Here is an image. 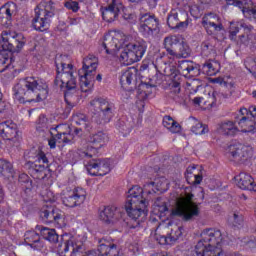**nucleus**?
<instances>
[{"label": "nucleus", "instance_id": "obj_56", "mask_svg": "<svg viewBox=\"0 0 256 256\" xmlns=\"http://www.w3.org/2000/svg\"><path fill=\"white\" fill-rule=\"evenodd\" d=\"M209 49H211V44H209L208 42H204L202 44V50L203 51H209Z\"/></svg>", "mask_w": 256, "mask_h": 256}, {"label": "nucleus", "instance_id": "obj_45", "mask_svg": "<svg viewBox=\"0 0 256 256\" xmlns=\"http://www.w3.org/2000/svg\"><path fill=\"white\" fill-rule=\"evenodd\" d=\"M53 123V118H47L45 115H41L38 120V127H49Z\"/></svg>", "mask_w": 256, "mask_h": 256}, {"label": "nucleus", "instance_id": "obj_16", "mask_svg": "<svg viewBox=\"0 0 256 256\" xmlns=\"http://www.w3.org/2000/svg\"><path fill=\"white\" fill-rule=\"evenodd\" d=\"M61 199L65 207H77L83 205L87 199V191L83 188H75L73 190L64 191L61 194Z\"/></svg>", "mask_w": 256, "mask_h": 256}, {"label": "nucleus", "instance_id": "obj_24", "mask_svg": "<svg viewBox=\"0 0 256 256\" xmlns=\"http://www.w3.org/2000/svg\"><path fill=\"white\" fill-rule=\"evenodd\" d=\"M157 19L149 14H144L140 17L138 29L142 35H151L157 29Z\"/></svg>", "mask_w": 256, "mask_h": 256}, {"label": "nucleus", "instance_id": "obj_25", "mask_svg": "<svg viewBox=\"0 0 256 256\" xmlns=\"http://www.w3.org/2000/svg\"><path fill=\"white\" fill-rule=\"evenodd\" d=\"M234 181L239 189H242L243 191H253L256 193L255 180H253L251 175L241 172L234 177Z\"/></svg>", "mask_w": 256, "mask_h": 256}, {"label": "nucleus", "instance_id": "obj_43", "mask_svg": "<svg viewBox=\"0 0 256 256\" xmlns=\"http://www.w3.org/2000/svg\"><path fill=\"white\" fill-rule=\"evenodd\" d=\"M239 27H245L243 25V22H230V28H229V33L231 39L239 33Z\"/></svg>", "mask_w": 256, "mask_h": 256}, {"label": "nucleus", "instance_id": "obj_64", "mask_svg": "<svg viewBox=\"0 0 256 256\" xmlns=\"http://www.w3.org/2000/svg\"><path fill=\"white\" fill-rule=\"evenodd\" d=\"M252 97H254V99H256V90L252 92Z\"/></svg>", "mask_w": 256, "mask_h": 256}, {"label": "nucleus", "instance_id": "obj_3", "mask_svg": "<svg viewBox=\"0 0 256 256\" xmlns=\"http://www.w3.org/2000/svg\"><path fill=\"white\" fill-rule=\"evenodd\" d=\"M56 79L55 85L59 89H67L64 99L68 105H77L79 101V91H77V72L71 64V59L67 55H57L55 59Z\"/></svg>", "mask_w": 256, "mask_h": 256}, {"label": "nucleus", "instance_id": "obj_23", "mask_svg": "<svg viewBox=\"0 0 256 256\" xmlns=\"http://www.w3.org/2000/svg\"><path fill=\"white\" fill-rule=\"evenodd\" d=\"M17 13V4L8 2L0 8V25L9 27L13 21L14 15Z\"/></svg>", "mask_w": 256, "mask_h": 256}, {"label": "nucleus", "instance_id": "obj_15", "mask_svg": "<svg viewBox=\"0 0 256 256\" xmlns=\"http://www.w3.org/2000/svg\"><path fill=\"white\" fill-rule=\"evenodd\" d=\"M0 136L7 141V145H12V147H17L21 141L19 128L11 120L0 123Z\"/></svg>", "mask_w": 256, "mask_h": 256}, {"label": "nucleus", "instance_id": "obj_54", "mask_svg": "<svg viewBox=\"0 0 256 256\" xmlns=\"http://www.w3.org/2000/svg\"><path fill=\"white\" fill-rule=\"evenodd\" d=\"M146 3L150 9H155V7H157V0H146Z\"/></svg>", "mask_w": 256, "mask_h": 256}, {"label": "nucleus", "instance_id": "obj_17", "mask_svg": "<svg viewBox=\"0 0 256 256\" xmlns=\"http://www.w3.org/2000/svg\"><path fill=\"white\" fill-rule=\"evenodd\" d=\"M40 217L43 219V221L54 223L55 227L58 229L67 227V217L65 216V212L59 210L58 208H49V210L43 208L40 212Z\"/></svg>", "mask_w": 256, "mask_h": 256}, {"label": "nucleus", "instance_id": "obj_28", "mask_svg": "<svg viewBox=\"0 0 256 256\" xmlns=\"http://www.w3.org/2000/svg\"><path fill=\"white\" fill-rule=\"evenodd\" d=\"M181 235H183V228L176 226L169 236L156 235L155 239L159 245H173L179 241Z\"/></svg>", "mask_w": 256, "mask_h": 256}, {"label": "nucleus", "instance_id": "obj_9", "mask_svg": "<svg viewBox=\"0 0 256 256\" xmlns=\"http://www.w3.org/2000/svg\"><path fill=\"white\" fill-rule=\"evenodd\" d=\"M55 15L53 2L40 4L35 9V17L32 21V27L35 31H47L51 25V18Z\"/></svg>", "mask_w": 256, "mask_h": 256}, {"label": "nucleus", "instance_id": "obj_50", "mask_svg": "<svg viewBox=\"0 0 256 256\" xmlns=\"http://www.w3.org/2000/svg\"><path fill=\"white\" fill-rule=\"evenodd\" d=\"M193 103H194L195 107H200L201 109H207V107L203 106V98L202 97L194 98Z\"/></svg>", "mask_w": 256, "mask_h": 256}, {"label": "nucleus", "instance_id": "obj_26", "mask_svg": "<svg viewBox=\"0 0 256 256\" xmlns=\"http://www.w3.org/2000/svg\"><path fill=\"white\" fill-rule=\"evenodd\" d=\"M217 133L223 137H235L239 133V128L234 121H222L217 126Z\"/></svg>", "mask_w": 256, "mask_h": 256}, {"label": "nucleus", "instance_id": "obj_47", "mask_svg": "<svg viewBox=\"0 0 256 256\" xmlns=\"http://www.w3.org/2000/svg\"><path fill=\"white\" fill-rule=\"evenodd\" d=\"M188 9H189V12L192 15V17H195V19H197V17H199V13H201L199 6H197L196 4H192L190 2L188 5Z\"/></svg>", "mask_w": 256, "mask_h": 256}, {"label": "nucleus", "instance_id": "obj_32", "mask_svg": "<svg viewBox=\"0 0 256 256\" xmlns=\"http://www.w3.org/2000/svg\"><path fill=\"white\" fill-rule=\"evenodd\" d=\"M37 230L39 231L41 237L45 239V241H48L49 243H57V241H59V234H57L55 229L37 226Z\"/></svg>", "mask_w": 256, "mask_h": 256}, {"label": "nucleus", "instance_id": "obj_46", "mask_svg": "<svg viewBox=\"0 0 256 256\" xmlns=\"http://www.w3.org/2000/svg\"><path fill=\"white\" fill-rule=\"evenodd\" d=\"M58 199L59 195H55L51 190H48L44 195V201H46V203H55Z\"/></svg>", "mask_w": 256, "mask_h": 256}, {"label": "nucleus", "instance_id": "obj_58", "mask_svg": "<svg viewBox=\"0 0 256 256\" xmlns=\"http://www.w3.org/2000/svg\"><path fill=\"white\" fill-rule=\"evenodd\" d=\"M187 91H189V93H197V87L191 89V84H188Z\"/></svg>", "mask_w": 256, "mask_h": 256}, {"label": "nucleus", "instance_id": "obj_48", "mask_svg": "<svg viewBox=\"0 0 256 256\" xmlns=\"http://www.w3.org/2000/svg\"><path fill=\"white\" fill-rule=\"evenodd\" d=\"M241 41L247 47H251V45H253V43L255 42V36L253 34L248 35L247 38H245V36H242Z\"/></svg>", "mask_w": 256, "mask_h": 256}, {"label": "nucleus", "instance_id": "obj_49", "mask_svg": "<svg viewBox=\"0 0 256 256\" xmlns=\"http://www.w3.org/2000/svg\"><path fill=\"white\" fill-rule=\"evenodd\" d=\"M215 103V90L208 92V104L207 107H213Z\"/></svg>", "mask_w": 256, "mask_h": 256}, {"label": "nucleus", "instance_id": "obj_31", "mask_svg": "<svg viewBox=\"0 0 256 256\" xmlns=\"http://www.w3.org/2000/svg\"><path fill=\"white\" fill-rule=\"evenodd\" d=\"M168 213L169 208H167V202L165 199H157L153 205L152 214L156 215L158 219H163V217H167Z\"/></svg>", "mask_w": 256, "mask_h": 256}, {"label": "nucleus", "instance_id": "obj_1", "mask_svg": "<svg viewBox=\"0 0 256 256\" xmlns=\"http://www.w3.org/2000/svg\"><path fill=\"white\" fill-rule=\"evenodd\" d=\"M169 189V180L165 177L156 178L154 182H150L144 185L142 188L139 185L132 186L126 195V202L124 209L134 221L143 223L149 215V201H151L153 195L159 191L165 193Z\"/></svg>", "mask_w": 256, "mask_h": 256}, {"label": "nucleus", "instance_id": "obj_14", "mask_svg": "<svg viewBox=\"0 0 256 256\" xmlns=\"http://www.w3.org/2000/svg\"><path fill=\"white\" fill-rule=\"evenodd\" d=\"M109 142V136L103 132H98L97 134L90 137V140L84 146L81 156L91 159V157H97L99 155V149L104 147L105 144Z\"/></svg>", "mask_w": 256, "mask_h": 256}, {"label": "nucleus", "instance_id": "obj_36", "mask_svg": "<svg viewBox=\"0 0 256 256\" xmlns=\"http://www.w3.org/2000/svg\"><path fill=\"white\" fill-rule=\"evenodd\" d=\"M163 126L168 129L170 133H181V125L171 116H165L163 118Z\"/></svg>", "mask_w": 256, "mask_h": 256}, {"label": "nucleus", "instance_id": "obj_21", "mask_svg": "<svg viewBox=\"0 0 256 256\" xmlns=\"http://www.w3.org/2000/svg\"><path fill=\"white\" fill-rule=\"evenodd\" d=\"M86 169L89 175L103 177V175H107L111 171V160H93L86 166Z\"/></svg>", "mask_w": 256, "mask_h": 256}, {"label": "nucleus", "instance_id": "obj_7", "mask_svg": "<svg viewBox=\"0 0 256 256\" xmlns=\"http://www.w3.org/2000/svg\"><path fill=\"white\" fill-rule=\"evenodd\" d=\"M170 215H177L184 219H193L199 215V205L193 201L191 188H186L184 193L177 198L175 207L171 210Z\"/></svg>", "mask_w": 256, "mask_h": 256}, {"label": "nucleus", "instance_id": "obj_10", "mask_svg": "<svg viewBox=\"0 0 256 256\" xmlns=\"http://www.w3.org/2000/svg\"><path fill=\"white\" fill-rule=\"evenodd\" d=\"M181 73L185 76L190 75V77H197L201 72L199 65L190 61H182L178 66V70L170 74V89L173 93H181Z\"/></svg>", "mask_w": 256, "mask_h": 256}, {"label": "nucleus", "instance_id": "obj_57", "mask_svg": "<svg viewBox=\"0 0 256 256\" xmlns=\"http://www.w3.org/2000/svg\"><path fill=\"white\" fill-rule=\"evenodd\" d=\"M39 163H48L47 157L45 155L40 156Z\"/></svg>", "mask_w": 256, "mask_h": 256}, {"label": "nucleus", "instance_id": "obj_27", "mask_svg": "<svg viewBox=\"0 0 256 256\" xmlns=\"http://www.w3.org/2000/svg\"><path fill=\"white\" fill-rule=\"evenodd\" d=\"M138 73L139 70H137V68L135 67H130L121 72L120 84L123 87V89H127L129 85H135V83H137Z\"/></svg>", "mask_w": 256, "mask_h": 256}, {"label": "nucleus", "instance_id": "obj_41", "mask_svg": "<svg viewBox=\"0 0 256 256\" xmlns=\"http://www.w3.org/2000/svg\"><path fill=\"white\" fill-rule=\"evenodd\" d=\"M191 131L194 135H205L206 133H209V127L198 122L192 127Z\"/></svg>", "mask_w": 256, "mask_h": 256}, {"label": "nucleus", "instance_id": "obj_40", "mask_svg": "<svg viewBox=\"0 0 256 256\" xmlns=\"http://www.w3.org/2000/svg\"><path fill=\"white\" fill-rule=\"evenodd\" d=\"M72 121L75 123V125H82L84 129L89 127V121H87V117L83 113L77 112L74 114Z\"/></svg>", "mask_w": 256, "mask_h": 256}, {"label": "nucleus", "instance_id": "obj_8", "mask_svg": "<svg viewBox=\"0 0 256 256\" xmlns=\"http://www.w3.org/2000/svg\"><path fill=\"white\" fill-rule=\"evenodd\" d=\"M98 65L99 61L97 60V57L89 55L84 58L83 66L78 71L80 79V89L84 93H87V91H91V89L93 88L95 73L97 71Z\"/></svg>", "mask_w": 256, "mask_h": 256}, {"label": "nucleus", "instance_id": "obj_20", "mask_svg": "<svg viewBox=\"0 0 256 256\" xmlns=\"http://www.w3.org/2000/svg\"><path fill=\"white\" fill-rule=\"evenodd\" d=\"M108 5L101 7V13L104 21H115L119 16V13L123 11V4L121 2H117V0H106Z\"/></svg>", "mask_w": 256, "mask_h": 256}, {"label": "nucleus", "instance_id": "obj_53", "mask_svg": "<svg viewBox=\"0 0 256 256\" xmlns=\"http://www.w3.org/2000/svg\"><path fill=\"white\" fill-rule=\"evenodd\" d=\"M7 107L5 101H3V93L0 91V113H3Z\"/></svg>", "mask_w": 256, "mask_h": 256}, {"label": "nucleus", "instance_id": "obj_61", "mask_svg": "<svg viewBox=\"0 0 256 256\" xmlns=\"http://www.w3.org/2000/svg\"><path fill=\"white\" fill-rule=\"evenodd\" d=\"M96 80H97V81H102V80H103V76H101V74H98V75L96 76Z\"/></svg>", "mask_w": 256, "mask_h": 256}, {"label": "nucleus", "instance_id": "obj_33", "mask_svg": "<svg viewBox=\"0 0 256 256\" xmlns=\"http://www.w3.org/2000/svg\"><path fill=\"white\" fill-rule=\"evenodd\" d=\"M26 245H30L33 249H42L43 242L39 240V234L35 231H28L24 235Z\"/></svg>", "mask_w": 256, "mask_h": 256}, {"label": "nucleus", "instance_id": "obj_52", "mask_svg": "<svg viewBox=\"0 0 256 256\" xmlns=\"http://www.w3.org/2000/svg\"><path fill=\"white\" fill-rule=\"evenodd\" d=\"M248 117H250L256 123V106L250 107L248 111Z\"/></svg>", "mask_w": 256, "mask_h": 256}, {"label": "nucleus", "instance_id": "obj_5", "mask_svg": "<svg viewBox=\"0 0 256 256\" xmlns=\"http://www.w3.org/2000/svg\"><path fill=\"white\" fill-rule=\"evenodd\" d=\"M27 40L22 33L4 31L0 38V73L13 69V60L9 53H19ZM9 51V53L7 52Z\"/></svg>", "mask_w": 256, "mask_h": 256}, {"label": "nucleus", "instance_id": "obj_29", "mask_svg": "<svg viewBox=\"0 0 256 256\" xmlns=\"http://www.w3.org/2000/svg\"><path fill=\"white\" fill-rule=\"evenodd\" d=\"M219 23V17L215 14H206L202 18V25L206 29L207 33L211 35L213 31H221L223 29V26ZM213 29V30H210Z\"/></svg>", "mask_w": 256, "mask_h": 256}, {"label": "nucleus", "instance_id": "obj_42", "mask_svg": "<svg viewBox=\"0 0 256 256\" xmlns=\"http://www.w3.org/2000/svg\"><path fill=\"white\" fill-rule=\"evenodd\" d=\"M45 173H47V168L41 164H35L34 166V175H36V179H44Z\"/></svg>", "mask_w": 256, "mask_h": 256}, {"label": "nucleus", "instance_id": "obj_55", "mask_svg": "<svg viewBox=\"0 0 256 256\" xmlns=\"http://www.w3.org/2000/svg\"><path fill=\"white\" fill-rule=\"evenodd\" d=\"M129 250L132 251L133 255H137L139 253V246H130Z\"/></svg>", "mask_w": 256, "mask_h": 256}, {"label": "nucleus", "instance_id": "obj_62", "mask_svg": "<svg viewBox=\"0 0 256 256\" xmlns=\"http://www.w3.org/2000/svg\"><path fill=\"white\" fill-rule=\"evenodd\" d=\"M0 201H3V190L0 188Z\"/></svg>", "mask_w": 256, "mask_h": 256}, {"label": "nucleus", "instance_id": "obj_2", "mask_svg": "<svg viewBox=\"0 0 256 256\" xmlns=\"http://www.w3.org/2000/svg\"><path fill=\"white\" fill-rule=\"evenodd\" d=\"M107 55H117L122 65H133L143 59L147 44L144 41L127 44V36L119 31H110L105 34L102 44Z\"/></svg>", "mask_w": 256, "mask_h": 256}, {"label": "nucleus", "instance_id": "obj_4", "mask_svg": "<svg viewBox=\"0 0 256 256\" xmlns=\"http://www.w3.org/2000/svg\"><path fill=\"white\" fill-rule=\"evenodd\" d=\"M47 95H49L47 82L35 77L21 79L13 87V99L22 105L45 101Z\"/></svg>", "mask_w": 256, "mask_h": 256}, {"label": "nucleus", "instance_id": "obj_44", "mask_svg": "<svg viewBox=\"0 0 256 256\" xmlns=\"http://www.w3.org/2000/svg\"><path fill=\"white\" fill-rule=\"evenodd\" d=\"M64 7L73 13H77L80 9L79 2L73 0H64Z\"/></svg>", "mask_w": 256, "mask_h": 256}, {"label": "nucleus", "instance_id": "obj_19", "mask_svg": "<svg viewBox=\"0 0 256 256\" xmlns=\"http://www.w3.org/2000/svg\"><path fill=\"white\" fill-rule=\"evenodd\" d=\"M90 105L93 109L99 111V117L103 123H109V121H111V118L113 117V109H115L113 103H110L105 99H96L93 100Z\"/></svg>", "mask_w": 256, "mask_h": 256}, {"label": "nucleus", "instance_id": "obj_30", "mask_svg": "<svg viewBox=\"0 0 256 256\" xmlns=\"http://www.w3.org/2000/svg\"><path fill=\"white\" fill-rule=\"evenodd\" d=\"M185 177L189 185H199V183L203 181V176H201V172H199V169H197V167L195 166H189L186 169Z\"/></svg>", "mask_w": 256, "mask_h": 256}, {"label": "nucleus", "instance_id": "obj_60", "mask_svg": "<svg viewBox=\"0 0 256 256\" xmlns=\"http://www.w3.org/2000/svg\"><path fill=\"white\" fill-rule=\"evenodd\" d=\"M156 256H171V255L167 252H162V253L157 254Z\"/></svg>", "mask_w": 256, "mask_h": 256}, {"label": "nucleus", "instance_id": "obj_51", "mask_svg": "<svg viewBox=\"0 0 256 256\" xmlns=\"http://www.w3.org/2000/svg\"><path fill=\"white\" fill-rule=\"evenodd\" d=\"M189 27V19L183 22L178 21V25H176L175 29L185 30Z\"/></svg>", "mask_w": 256, "mask_h": 256}, {"label": "nucleus", "instance_id": "obj_34", "mask_svg": "<svg viewBox=\"0 0 256 256\" xmlns=\"http://www.w3.org/2000/svg\"><path fill=\"white\" fill-rule=\"evenodd\" d=\"M210 83H216V85H221L226 89H235V79L231 76H221L218 78H210Z\"/></svg>", "mask_w": 256, "mask_h": 256}, {"label": "nucleus", "instance_id": "obj_11", "mask_svg": "<svg viewBox=\"0 0 256 256\" xmlns=\"http://www.w3.org/2000/svg\"><path fill=\"white\" fill-rule=\"evenodd\" d=\"M50 135L52 138L48 140V145L50 149H55V147H63L68 143H73L75 135L71 133V127L67 124H60L56 128L50 130Z\"/></svg>", "mask_w": 256, "mask_h": 256}, {"label": "nucleus", "instance_id": "obj_39", "mask_svg": "<svg viewBox=\"0 0 256 256\" xmlns=\"http://www.w3.org/2000/svg\"><path fill=\"white\" fill-rule=\"evenodd\" d=\"M0 173L4 177H13V164L11 162L0 159Z\"/></svg>", "mask_w": 256, "mask_h": 256}, {"label": "nucleus", "instance_id": "obj_38", "mask_svg": "<svg viewBox=\"0 0 256 256\" xmlns=\"http://www.w3.org/2000/svg\"><path fill=\"white\" fill-rule=\"evenodd\" d=\"M179 13H181L179 8L172 9L169 13L167 23L171 29H175L179 25Z\"/></svg>", "mask_w": 256, "mask_h": 256}, {"label": "nucleus", "instance_id": "obj_12", "mask_svg": "<svg viewBox=\"0 0 256 256\" xmlns=\"http://www.w3.org/2000/svg\"><path fill=\"white\" fill-rule=\"evenodd\" d=\"M164 47L168 55L173 59H187L191 55V49L184 42H179V37L169 36L164 40Z\"/></svg>", "mask_w": 256, "mask_h": 256}, {"label": "nucleus", "instance_id": "obj_37", "mask_svg": "<svg viewBox=\"0 0 256 256\" xmlns=\"http://www.w3.org/2000/svg\"><path fill=\"white\" fill-rule=\"evenodd\" d=\"M221 69V64L217 61H208L202 66V71L205 75L213 77Z\"/></svg>", "mask_w": 256, "mask_h": 256}, {"label": "nucleus", "instance_id": "obj_59", "mask_svg": "<svg viewBox=\"0 0 256 256\" xmlns=\"http://www.w3.org/2000/svg\"><path fill=\"white\" fill-rule=\"evenodd\" d=\"M202 5H209L211 3V0H199Z\"/></svg>", "mask_w": 256, "mask_h": 256}, {"label": "nucleus", "instance_id": "obj_13", "mask_svg": "<svg viewBox=\"0 0 256 256\" xmlns=\"http://www.w3.org/2000/svg\"><path fill=\"white\" fill-rule=\"evenodd\" d=\"M225 153L234 161H247L253 157V148L234 140L225 148Z\"/></svg>", "mask_w": 256, "mask_h": 256}, {"label": "nucleus", "instance_id": "obj_35", "mask_svg": "<svg viewBox=\"0 0 256 256\" xmlns=\"http://www.w3.org/2000/svg\"><path fill=\"white\" fill-rule=\"evenodd\" d=\"M98 256H119V250L115 245H107L101 242L98 248Z\"/></svg>", "mask_w": 256, "mask_h": 256}, {"label": "nucleus", "instance_id": "obj_63", "mask_svg": "<svg viewBox=\"0 0 256 256\" xmlns=\"http://www.w3.org/2000/svg\"><path fill=\"white\" fill-rule=\"evenodd\" d=\"M164 227H165V224H160V225L158 226V228H157V231H159V229H164Z\"/></svg>", "mask_w": 256, "mask_h": 256}, {"label": "nucleus", "instance_id": "obj_18", "mask_svg": "<svg viewBox=\"0 0 256 256\" xmlns=\"http://www.w3.org/2000/svg\"><path fill=\"white\" fill-rule=\"evenodd\" d=\"M98 217L106 225H115V223H119L123 219V212L115 206H105L99 209Z\"/></svg>", "mask_w": 256, "mask_h": 256}, {"label": "nucleus", "instance_id": "obj_22", "mask_svg": "<svg viewBox=\"0 0 256 256\" xmlns=\"http://www.w3.org/2000/svg\"><path fill=\"white\" fill-rule=\"evenodd\" d=\"M238 127L241 133H256V123L249 117L247 108H241L238 112Z\"/></svg>", "mask_w": 256, "mask_h": 256}, {"label": "nucleus", "instance_id": "obj_6", "mask_svg": "<svg viewBox=\"0 0 256 256\" xmlns=\"http://www.w3.org/2000/svg\"><path fill=\"white\" fill-rule=\"evenodd\" d=\"M87 235H64L63 240L56 246L55 253L58 256H97V253L87 252L85 248Z\"/></svg>", "mask_w": 256, "mask_h": 256}]
</instances>
